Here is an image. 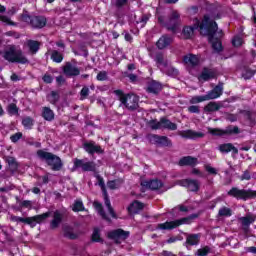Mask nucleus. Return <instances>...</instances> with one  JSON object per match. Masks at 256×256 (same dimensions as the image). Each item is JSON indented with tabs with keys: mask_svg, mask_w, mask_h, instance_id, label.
<instances>
[{
	"mask_svg": "<svg viewBox=\"0 0 256 256\" xmlns=\"http://www.w3.org/2000/svg\"><path fill=\"white\" fill-rule=\"evenodd\" d=\"M213 19H221V15H215L214 13H212L211 16L205 15L201 23L197 21L194 26L184 27L183 35L185 39H191L195 29H198L201 35H206L208 37V41L211 43L212 49L219 53L223 51V45L221 44V40L215 38V33H217L218 26L217 22L213 21Z\"/></svg>",
	"mask_w": 256,
	"mask_h": 256,
	"instance_id": "obj_1",
	"label": "nucleus"
},
{
	"mask_svg": "<svg viewBox=\"0 0 256 256\" xmlns=\"http://www.w3.org/2000/svg\"><path fill=\"white\" fill-rule=\"evenodd\" d=\"M38 159L40 161H45L47 165L52 167V171H61V167H63V162H61V158L57 155L47 152L45 150H38L36 153Z\"/></svg>",
	"mask_w": 256,
	"mask_h": 256,
	"instance_id": "obj_2",
	"label": "nucleus"
},
{
	"mask_svg": "<svg viewBox=\"0 0 256 256\" xmlns=\"http://www.w3.org/2000/svg\"><path fill=\"white\" fill-rule=\"evenodd\" d=\"M199 217L198 214H191L190 216L158 224L157 229H160L162 231H170L171 229H176V227H179L181 225H191L193 223L194 219H197Z\"/></svg>",
	"mask_w": 256,
	"mask_h": 256,
	"instance_id": "obj_3",
	"label": "nucleus"
},
{
	"mask_svg": "<svg viewBox=\"0 0 256 256\" xmlns=\"http://www.w3.org/2000/svg\"><path fill=\"white\" fill-rule=\"evenodd\" d=\"M114 94L119 98L120 102L126 109H136L139 107V96L135 94H124L122 90H115Z\"/></svg>",
	"mask_w": 256,
	"mask_h": 256,
	"instance_id": "obj_4",
	"label": "nucleus"
},
{
	"mask_svg": "<svg viewBox=\"0 0 256 256\" xmlns=\"http://www.w3.org/2000/svg\"><path fill=\"white\" fill-rule=\"evenodd\" d=\"M3 58L10 63H21L25 65V63H29V60L25 55H23V51L15 49V46H11L8 50L3 53Z\"/></svg>",
	"mask_w": 256,
	"mask_h": 256,
	"instance_id": "obj_5",
	"label": "nucleus"
},
{
	"mask_svg": "<svg viewBox=\"0 0 256 256\" xmlns=\"http://www.w3.org/2000/svg\"><path fill=\"white\" fill-rule=\"evenodd\" d=\"M229 197H234L235 199L247 201V199H255L256 191L251 189H239L237 187H233L228 192Z\"/></svg>",
	"mask_w": 256,
	"mask_h": 256,
	"instance_id": "obj_6",
	"label": "nucleus"
},
{
	"mask_svg": "<svg viewBox=\"0 0 256 256\" xmlns=\"http://www.w3.org/2000/svg\"><path fill=\"white\" fill-rule=\"evenodd\" d=\"M74 166L73 170L76 171V169H82L84 172H95L97 170V164L93 161L85 159H74L73 160Z\"/></svg>",
	"mask_w": 256,
	"mask_h": 256,
	"instance_id": "obj_7",
	"label": "nucleus"
},
{
	"mask_svg": "<svg viewBox=\"0 0 256 256\" xmlns=\"http://www.w3.org/2000/svg\"><path fill=\"white\" fill-rule=\"evenodd\" d=\"M180 17L181 16L179 15V12L173 11L170 14V17L167 22H163V17H159L158 21L159 23H161V25H164V27H167L169 31H172L173 33H175V31H177V26L179 25V22H180Z\"/></svg>",
	"mask_w": 256,
	"mask_h": 256,
	"instance_id": "obj_8",
	"label": "nucleus"
},
{
	"mask_svg": "<svg viewBox=\"0 0 256 256\" xmlns=\"http://www.w3.org/2000/svg\"><path fill=\"white\" fill-rule=\"evenodd\" d=\"M151 129H168L169 131H176L177 124L171 122L167 118H162L159 122L152 121L150 122Z\"/></svg>",
	"mask_w": 256,
	"mask_h": 256,
	"instance_id": "obj_9",
	"label": "nucleus"
},
{
	"mask_svg": "<svg viewBox=\"0 0 256 256\" xmlns=\"http://www.w3.org/2000/svg\"><path fill=\"white\" fill-rule=\"evenodd\" d=\"M96 177L98 179V185L99 187H101L104 193V203L108 209V213L111 215L113 219H117V215H115V211H113V207H111V201L109 200L107 190L105 189V181L103 180V177H101L100 175H97Z\"/></svg>",
	"mask_w": 256,
	"mask_h": 256,
	"instance_id": "obj_10",
	"label": "nucleus"
},
{
	"mask_svg": "<svg viewBox=\"0 0 256 256\" xmlns=\"http://www.w3.org/2000/svg\"><path fill=\"white\" fill-rule=\"evenodd\" d=\"M129 235V231H125L123 229H116L108 232L107 237L108 239H112V241H115L116 243H121L122 241H125V239L129 237Z\"/></svg>",
	"mask_w": 256,
	"mask_h": 256,
	"instance_id": "obj_11",
	"label": "nucleus"
},
{
	"mask_svg": "<svg viewBox=\"0 0 256 256\" xmlns=\"http://www.w3.org/2000/svg\"><path fill=\"white\" fill-rule=\"evenodd\" d=\"M177 185H180V187H186V189L192 191L193 193H197V191H199V187H201L199 181L193 179L179 180L177 182Z\"/></svg>",
	"mask_w": 256,
	"mask_h": 256,
	"instance_id": "obj_12",
	"label": "nucleus"
},
{
	"mask_svg": "<svg viewBox=\"0 0 256 256\" xmlns=\"http://www.w3.org/2000/svg\"><path fill=\"white\" fill-rule=\"evenodd\" d=\"M50 215L51 213L46 212L44 214L36 215L34 217H28L25 218L24 223H27V225H30V227H36L37 223H43V221H45V219H47Z\"/></svg>",
	"mask_w": 256,
	"mask_h": 256,
	"instance_id": "obj_13",
	"label": "nucleus"
},
{
	"mask_svg": "<svg viewBox=\"0 0 256 256\" xmlns=\"http://www.w3.org/2000/svg\"><path fill=\"white\" fill-rule=\"evenodd\" d=\"M63 73L67 77H77V75L81 73V70H79L77 66L71 64V62H67L63 67Z\"/></svg>",
	"mask_w": 256,
	"mask_h": 256,
	"instance_id": "obj_14",
	"label": "nucleus"
},
{
	"mask_svg": "<svg viewBox=\"0 0 256 256\" xmlns=\"http://www.w3.org/2000/svg\"><path fill=\"white\" fill-rule=\"evenodd\" d=\"M210 133H211V135H217V136L231 135L233 133H239V127L230 126V127L226 128V130L211 129Z\"/></svg>",
	"mask_w": 256,
	"mask_h": 256,
	"instance_id": "obj_15",
	"label": "nucleus"
},
{
	"mask_svg": "<svg viewBox=\"0 0 256 256\" xmlns=\"http://www.w3.org/2000/svg\"><path fill=\"white\" fill-rule=\"evenodd\" d=\"M223 95V84H218L213 90L209 91L205 96L207 101L219 99Z\"/></svg>",
	"mask_w": 256,
	"mask_h": 256,
	"instance_id": "obj_16",
	"label": "nucleus"
},
{
	"mask_svg": "<svg viewBox=\"0 0 256 256\" xmlns=\"http://www.w3.org/2000/svg\"><path fill=\"white\" fill-rule=\"evenodd\" d=\"M142 187H146V189H151V191H157L163 187V182L161 180H150V181H143L141 183Z\"/></svg>",
	"mask_w": 256,
	"mask_h": 256,
	"instance_id": "obj_17",
	"label": "nucleus"
},
{
	"mask_svg": "<svg viewBox=\"0 0 256 256\" xmlns=\"http://www.w3.org/2000/svg\"><path fill=\"white\" fill-rule=\"evenodd\" d=\"M84 150L90 155H95V153H103V149H101V146L95 144V142L85 143Z\"/></svg>",
	"mask_w": 256,
	"mask_h": 256,
	"instance_id": "obj_18",
	"label": "nucleus"
},
{
	"mask_svg": "<svg viewBox=\"0 0 256 256\" xmlns=\"http://www.w3.org/2000/svg\"><path fill=\"white\" fill-rule=\"evenodd\" d=\"M47 24V20L43 16H34L32 17L30 25L35 29H42Z\"/></svg>",
	"mask_w": 256,
	"mask_h": 256,
	"instance_id": "obj_19",
	"label": "nucleus"
},
{
	"mask_svg": "<svg viewBox=\"0 0 256 256\" xmlns=\"http://www.w3.org/2000/svg\"><path fill=\"white\" fill-rule=\"evenodd\" d=\"M145 207L144 203H141L137 200H135L134 202H132L129 207H128V211L129 213H131L132 215H137V213L143 211V208Z\"/></svg>",
	"mask_w": 256,
	"mask_h": 256,
	"instance_id": "obj_20",
	"label": "nucleus"
},
{
	"mask_svg": "<svg viewBox=\"0 0 256 256\" xmlns=\"http://www.w3.org/2000/svg\"><path fill=\"white\" fill-rule=\"evenodd\" d=\"M181 136L184 139H201V138L205 137V134L203 132H197V131H193V130H186L181 134Z\"/></svg>",
	"mask_w": 256,
	"mask_h": 256,
	"instance_id": "obj_21",
	"label": "nucleus"
},
{
	"mask_svg": "<svg viewBox=\"0 0 256 256\" xmlns=\"http://www.w3.org/2000/svg\"><path fill=\"white\" fill-rule=\"evenodd\" d=\"M61 221H63V214L59 210H56L54 212L53 219L50 222L51 229H57V227L61 225Z\"/></svg>",
	"mask_w": 256,
	"mask_h": 256,
	"instance_id": "obj_22",
	"label": "nucleus"
},
{
	"mask_svg": "<svg viewBox=\"0 0 256 256\" xmlns=\"http://www.w3.org/2000/svg\"><path fill=\"white\" fill-rule=\"evenodd\" d=\"M218 150L220 151V153H231V151L234 155H237V153H239V150L235 148V146H233V144L231 143L219 145Z\"/></svg>",
	"mask_w": 256,
	"mask_h": 256,
	"instance_id": "obj_23",
	"label": "nucleus"
},
{
	"mask_svg": "<svg viewBox=\"0 0 256 256\" xmlns=\"http://www.w3.org/2000/svg\"><path fill=\"white\" fill-rule=\"evenodd\" d=\"M197 163H199V161L197 160V158H195L193 156H185L179 160V165L181 167H183L185 165H189L190 167H195V165H197Z\"/></svg>",
	"mask_w": 256,
	"mask_h": 256,
	"instance_id": "obj_24",
	"label": "nucleus"
},
{
	"mask_svg": "<svg viewBox=\"0 0 256 256\" xmlns=\"http://www.w3.org/2000/svg\"><path fill=\"white\" fill-rule=\"evenodd\" d=\"M183 61L186 65H190V67H197L199 65V57L193 54L184 56Z\"/></svg>",
	"mask_w": 256,
	"mask_h": 256,
	"instance_id": "obj_25",
	"label": "nucleus"
},
{
	"mask_svg": "<svg viewBox=\"0 0 256 256\" xmlns=\"http://www.w3.org/2000/svg\"><path fill=\"white\" fill-rule=\"evenodd\" d=\"M198 79L199 81H209V79H215V71L204 68Z\"/></svg>",
	"mask_w": 256,
	"mask_h": 256,
	"instance_id": "obj_26",
	"label": "nucleus"
},
{
	"mask_svg": "<svg viewBox=\"0 0 256 256\" xmlns=\"http://www.w3.org/2000/svg\"><path fill=\"white\" fill-rule=\"evenodd\" d=\"M171 41H173L171 37L164 35L159 38L156 45L158 49H165V47H169V45H171Z\"/></svg>",
	"mask_w": 256,
	"mask_h": 256,
	"instance_id": "obj_27",
	"label": "nucleus"
},
{
	"mask_svg": "<svg viewBox=\"0 0 256 256\" xmlns=\"http://www.w3.org/2000/svg\"><path fill=\"white\" fill-rule=\"evenodd\" d=\"M39 42L35 40H28L25 44L24 47H27V49L32 53V55H35L37 51H39Z\"/></svg>",
	"mask_w": 256,
	"mask_h": 256,
	"instance_id": "obj_28",
	"label": "nucleus"
},
{
	"mask_svg": "<svg viewBox=\"0 0 256 256\" xmlns=\"http://www.w3.org/2000/svg\"><path fill=\"white\" fill-rule=\"evenodd\" d=\"M256 216L253 214H248L245 217H240L239 221L242 224V227H249L251 224L255 223Z\"/></svg>",
	"mask_w": 256,
	"mask_h": 256,
	"instance_id": "obj_29",
	"label": "nucleus"
},
{
	"mask_svg": "<svg viewBox=\"0 0 256 256\" xmlns=\"http://www.w3.org/2000/svg\"><path fill=\"white\" fill-rule=\"evenodd\" d=\"M153 139L155 143H157L158 145H162L163 147H169L171 145V140H169L167 136L154 135Z\"/></svg>",
	"mask_w": 256,
	"mask_h": 256,
	"instance_id": "obj_30",
	"label": "nucleus"
},
{
	"mask_svg": "<svg viewBox=\"0 0 256 256\" xmlns=\"http://www.w3.org/2000/svg\"><path fill=\"white\" fill-rule=\"evenodd\" d=\"M42 117L45 119V121H53V119H55V112H53V110H51L49 107H43Z\"/></svg>",
	"mask_w": 256,
	"mask_h": 256,
	"instance_id": "obj_31",
	"label": "nucleus"
},
{
	"mask_svg": "<svg viewBox=\"0 0 256 256\" xmlns=\"http://www.w3.org/2000/svg\"><path fill=\"white\" fill-rule=\"evenodd\" d=\"M219 109H221V105L217 102H210L204 107L206 113H213L219 111Z\"/></svg>",
	"mask_w": 256,
	"mask_h": 256,
	"instance_id": "obj_32",
	"label": "nucleus"
},
{
	"mask_svg": "<svg viewBox=\"0 0 256 256\" xmlns=\"http://www.w3.org/2000/svg\"><path fill=\"white\" fill-rule=\"evenodd\" d=\"M64 237L67 239H77V234L73 232V228L71 226L63 227Z\"/></svg>",
	"mask_w": 256,
	"mask_h": 256,
	"instance_id": "obj_33",
	"label": "nucleus"
},
{
	"mask_svg": "<svg viewBox=\"0 0 256 256\" xmlns=\"http://www.w3.org/2000/svg\"><path fill=\"white\" fill-rule=\"evenodd\" d=\"M199 239H201V235H199V234H190L186 238V243L188 245H199Z\"/></svg>",
	"mask_w": 256,
	"mask_h": 256,
	"instance_id": "obj_34",
	"label": "nucleus"
},
{
	"mask_svg": "<svg viewBox=\"0 0 256 256\" xmlns=\"http://www.w3.org/2000/svg\"><path fill=\"white\" fill-rule=\"evenodd\" d=\"M94 207L97 211V213L102 217V219H105L106 221H110L109 217H107V214H105V211L103 210V205L99 202H94Z\"/></svg>",
	"mask_w": 256,
	"mask_h": 256,
	"instance_id": "obj_35",
	"label": "nucleus"
},
{
	"mask_svg": "<svg viewBox=\"0 0 256 256\" xmlns=\"http://www.w3.org/2000/svg\"><path fill=\"white\" fill-rule=\"evenodd\" d=\"M231 215H233V210L225 206L221 207L218 211V217H231Z\"/></svg>",
	"mask_w": 256,
	"mask_h": 256,
	"instance_id": "obj_36",
	"label": "nucleus"
},
{
	"mask_svg": "<svg viewBox=\"0 0 256 256\" xmlns=\"http://www.w3.org/2000/svg\"><path fill=\"white\" fill-rule=\"evenodd\" d=\"M51 59L54 63H61L63 61V54L57 50H53L51 53Z\"/></svg>",
	"mask_w": 256,
	"mask_h": 256,
	"instance_id": "obj_37",
	"label": "nucleus"
},
{
	"mask_svg": "<svg viewBox=\"0 0 256 256\" xmlns=\"http://www.w3.org/2000/svg\"><path fill=\"white\" fill-rule=\"evenodd\" d=\"M22 125L26 129H33V125H35V120L31 117H25L22 120Z\"/></svg>",
	"mask_w": 256,
	"mask_h": 256,
	"instance_id": "obj_38",
	"label": "nucleus"
},
{
	"mask_svg": "<svg viewBox=\"0 0 256 256\" xmlns=\"http://www.w3.org/2000/svg\"><path fill=\"white\" fill-rule=\"evenodd\" d=\"M161 84L159 82H152L148 86L149 93H157L158 91H161Z\"/></svg>",
	"mask_w": 256,
	"mask_h": 256,
	"instance_id": "obj_39",
	"label": "nucleus"
},
{
	"mask_svg": "<svg viewBox=\"0 0 256 256\" xmlns=\"http://www.w3.org/2000/svg\"><path fill=\"white\" fill-rule=\"evenodd\" d=\"M47 100L52 105H55V103H57L59 101V94L55 91H52L50 94H48Z\"/></svg>",
	"mask_w": 256,
	"mask_h": 256,
	"instance_id": "obj_40",
	"label": "nucleus"
},
{
	"mask_svg": "<svg viewBox=\"0 0 256 256\" xmlns=\"http://www.w3.org/2000/svg\"><path fill=\"white\" fill-rule=\"evenodd\" d=\"M92 241H95L96 243H101V241H103L101 238V230H99V228H94Z\"/></svg>",
	"mask_w": 256,
	"mask_h": 256,
	"instance_id": "obj_41",
	"label": "nucleus"
},
{
	"mask_svg": "<svg viewBox=\"0 0 256 256\" xmlns=\"http://www.w3.org/2000/svg\"><path fill=\"white\" fill-rule=\"evenodd\" d=\"M203 101H207V96H194L190 99V104L197 105V103H203Z\"/></svg>",
	"mask_w": 256,
	"mask_h": 256,
	"instance_id": "obj_42",
	"label": "nucleus"
},
{
	"mask_svg": "<svg viewBox=\"0 0 256 256\" xmlns=\"http://www.w3.org/2000/svg\"><path fill=\"white\" fill-rule=\"evenodd\" d=\"M5 10L4 6L0 5V21L9 24L11 23V19L5 16Z\"/></svg>",
	"mask_w": 256,
	"mask_h": 256,
	"instance_id": "obj_43",
	"label": "nucleus"
},
{
	"mask_svg": "<svg viewBox=\"0 0 256 256\" xmlns=\"http://www.w3.org/2000/svg\"><path fill=\"white\" fill-rule=\"evenodd\" d=\"M121 186V180H112L107 183L108 189H119Z\"/></svg>",
	"mask_w": 256,
	"mask_h": 256,
	"instance_id": "obj_44",
	"label": "nucleus"
},
{
	"mask_svg": "<svg viewBox=\"0 0 256 256\" xmlns=\"http://www.w3.org/2000/svg\"><path fill=\"white\" fill-rule=\"evenodd\" d=\"M232 45L234 47H241L243 45V38H241V36H235L232 39Z\"/></svg>",
	"mask_w": 256,
	"mask_h": 256,
	"instance_id": "obj_45",
	"label": "nucleus"
},
{
	"mask_svg": "<svg viewBox=\"0 0 256 256\" xmlns=\"http://www.w3.org/2000/svg\"><path fill=\"white\" fill-rule=\"evenodd\" d=\"M205 171H207L209 175H217V173H219V170H217V168L212 167L210 164L205 165Z\"/></svg>",
	"mask_w": 256,
	"mask_h": 256,
	"instance_id": "obj_46",
	"label": "nucleus"
},
{
	"mask_svg": "<svg viewBox=\"0 0 256 256\" xmlns=\"http://www.w3.org/2000/svg\"><path fill=\"white\" fill-rule=\"evenodd\" d=\"M210 251H211V249L206 246L202 249H199L197 252V255L198 256H207V255H209Z\"/></svg>",
	"mask_w": 256,
	"mask_h": 256,
	"instance_id": "obj_47",
	"label": "nucleus"
},
{
	"mask_svg": "<svg viewBox=\"0 0 256 256\" xmlns=\"http://www.w3.org/2000/svg\"><path fill=\"white\" fill-rule=\"evenodd\" d=\"M19 112V110L17 109V105L15 104H10L8 106V113L10 115H17V113Z\"/></svg>",
	"mask_w": 256,
	"mask_h": 256,
	"instance_id": "obj_48",
	"label": "nucleus"
},
{
	"mask_svg": "<svg viewBox=\"0 0 256 256\" xmlns=\"http://www.w3.org/2000/svg\"><path fill=\"white\" fill-rule=\"evenodd\" d=\"M241 181H251V172L248 170L244 171L243 174L240 176Z\"/></svg>",
	"mask_w": 256,
	"mask_h": 256,
	"instance_id": "obj_49",
	"label": "nucleus"
},
{
	"mask_svg": "<svg viewBox=\"0 0 256 256\" xmlns=\"http://www.w3.org/2000/svg\"><path fill=\"white\" fill-rule=\"evenodd\" d=\"M96 79L98 81H107V72L106 71H101L97 74Z\"/></svg>",
	"mask_w": 256,
	"mask_h": 256,
	"instance_id": "obj_50",
	"label": "nucleus"
},
{
	"mask_svg": "<svg viewBox=\"0 0 256 256\" xmlns=\"http://www.w3.org/2000/svg\"><path fill=\"white\" fill-rule=\"evenodd\" d=\"M81 99H87V97H89V88L87 86L83 87L81 92Z\"/></svg>",
	"mask_w": 256,
	"mask_h": 256,
	"instance_id": "obj_51",
	"label": "nucleus"
},
{
	"mask_svg": "<svg viewBox=\"0 0 256 256\" xmlns=\"http://www.w3.org/2000/svg\"><path fill=\"white\" fill-rule=\"evenodd\" d=\"M21 137H23V133L17 132L14 135H12L10 137V139H11L12 143H17V141H19V139H21Z\"/></svg>",
	"mask_w": 256,
	"mask_h": 256,
	"instance_id": "obj_52",
	"label": "nucleus"
},
{
	"mask_svg": "<svg viewBox=\"0 0 256 256\" xmlns=\"http://www.w3.org/2000/svg\"><path fill=\"white\" fill-rule=\"evenodd\" d=\"M73 211H83V202L76 201L73 206Z\"/></svg>",
	"mask_w": 256,
	"mask_h": 256,
	"instance_id": "obj_53",
	"label": "nucleus"
},
{
	"mask_svg": "<svg viewBox=\"0 0 256 256\" xmlns=\"http://www.w3.org/2000/svg\"><path fill=\"white\" fill-rule=\"evenodd\" d=\"M167 74L170 75L171 77H175L176 75H179V70L169 67L167 70Z\"/></svg>",
	"mask_w": 256,
	"mask_h": 256,
	"instance_id": "obj_54",
	"label": "nucleus"
},
{
	"mask_svg": "<svg viewBox=\"0 0 256 256\" xmlns=\"http://www.w3.org/2000/svg\"><path fill=\"white\" fill-rule=\"evenodd\" d=\"M22 21H24V23H29L31 25V21H33V17L29 16V14L24 13L22 14Z\"/></svg>",
	"mask_w": 256,
	"mask_h": 256,
	"instance_id": "obj_55",
	"label": "nucleus"
},
{
	"mask_svg": "<svg viewBox=\"0 0 256 256\" xmlns=\"http://www.w3.org/2000/svg\"><path fill=\"white\" fill-rule=\"evenodd\" d=\"M21 207H24L25 209H31V207H33V203L30 200H24L21 203Z\"/></svg>",
	"mask_w": 256,
	"mask_h": 256,
	"instance_id": "obj_56",
	"label": "nucleus"
},
{
	"mask_svg": "<svg viewBox=\"0 0 256 256\" xmlns=\"http://www.w3.org/2000/svg\"><path fill=\"white\" fill-rule=\"evenodd\" d=\"M42 81H44V83H53V76H51V74H45L42 77Z\"/></svg>",
	"mask_w": 256,
	"mask_h": 256,
	"instance_id": "obj_57",
	"label": "nucleus"
},
{
	"mask_svg": "<svg viewBox=\"0 0 256 256\" xmlns=\"http://www.w3.org/2000/svg\"><path fill=\"white\" fill-rule=\"evenodd\" d=\"M11 221H14V223H25V218L19 216H11Z\"/></svg>",
	"mask_w": 256,
	"mask_h": 256,
	"instance_id": "obj_58",
	"label": "nucleus"
},
{
	"mask_svg": "<svg viewBox=\"0 0 256 256\" xmlns=\"http://www.w3.org/2000/svg\"><path fill=\"white\" fill-rule=\"evenodd\" d=\"M188 111H189V113H200L201 112V110L199 109V106H195V105L189 106Z\"/></svg>",
	"mask_w": 256,
	"mask_h": 256,
	"instance_id": "obj_59",
	"label": "nucleus"
},
{
	"mask_svg": "<svg viewBox=\"0 0 256 256\" xmlns=\"http://www.w3.org/2000/svg\"><path fill=\"white\" fill-rule=\"evenodd\" d=\"M255 117H256L255 113L248 114V119L250 121V125H255V123H256Z\"/></svg>",
	"mask_w": 256,
	"mask_h": 256,
	"instance_id": "obj_60",
	"label": "nucleus"
},
{
	"mask_svg": "<svg viewBox=\"0 0 256 256\" xmlns=\"http://www.w3.org/2000/svg\"><path fill=\"white\" fill-rule=\"evenodd\" d=\"M155 61L156 63H158V65H163V55L157 54L155 57Z\"/></svg>",
	"mask_w": 256,
	"mask_h": 256,
	"instance_id": "obj_61",
	"label": "nucleus"
},
{
	"mask_svg": "<svg viewBox=\"0 0 256 256\" xmlns=\"http://www.w3.org/2000/svg\"><path fill=\"white\" fill-rule=\"evenodd\" d=\"M175 209H179L182 213H187V211H189V207H187L185 205H179Z\"/></svg>",
	"mask_w": 256,
	"mask_h": 256,
	"instance_id": "obj_62",
	"label": "nucleus"
},
{
	"mask_svg": "<svg viewBox=\"0 0 256 256\" xmlns=\"http://www.w3.org/2000/svg\"><path fill=\"white\" fill-rule=\"evenodd\" d=\"M246 253H253L256 254V247L255 246H251V247H246L245 248Z\"/></svg>",
	"mask_w": 256,
	"mask_h": 256,
	"instance_id": "obj_63",
	"label": "nucleus"
},
{
	"mask_svg": "<svg viewBox=\"0 0 256 256\" xmlns=\"http://www.w3.org/2000/svg\"><path fill=\"white\" fill-rule=\"evenodd\" d=\"M192 175H198V177H204V175L202 174V172L199 171V169H197V168H194V169L192 170Z\"/></svg>",
	"mask_w": 256,
	"mask_h": 256,
	"instance_id": "obj_64",
	"label": "nucleus"
}]
</instances>
